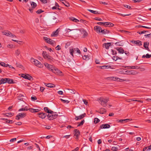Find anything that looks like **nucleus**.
<instances>
[{
	"mask_svg": "<svg viewBox=\"0 0 151 151\" xmlns=\"http://www.w3.org/2000/svg\"><path fill=\"white\" fill-rule=\"evenodd\" d=\"M31 62L39 68H42L43 67V65L40 62H39L38 60L32 58H31L30 59Z\"/></svg>",
	"mask_w": 151,
	"mask_h": 151,
	"instance_id": "f257e3e1",
	"label": "nucleus"
},
{
	"mask_svg": "<svg viewBox=\"0 0 151 151\" xmlns=\"http://www.w3.org/2000/svg\"><path fill=\"white\" fill-rule=\"evenodd\" d=\"M109 101V98H104L103 97H101L99 99V103L101 105L104 107L106 106V103Z\"/></svg>",
	"mask_w": 151,
	"mask_h": 151,
	"instance_id": "f03ea898",
	"label": "nucleus"
},
{
	"mask_svg": "<svg viewBox=\"0 0 151 151\" xmlns=\"http://www.w3.org/2000/svg\"><path fill=\"white\" fill-rule=\"evenodd\" d=\"M76 51V52L78 53L79 54H81V52L79 48H78L73 49V48H70V54L73 57V53Z\"/></svg>",
	"mask_w": 151,
	"mask_h": 151,
	"instance_id": "7ed1b4c3",
	"label": "nucleus"
},
{
	"mask_svg": "<svg viewBox=\"0 0 151 151\" xmlns=\"http://www.w3.org/2000/svg\"><path fill=\"white\" fill-rule=\"evenodd\" d=\"M43 39L48 43L50 44L53 46H54L55 45V42L50 38H48L46 37H44Z\"/></svg>",
	"mask_w": 151,
	"mask_h": 151,
	"instance_id": "20e7f679",
	"label": "nucleus"
},
{
	"mask_svg": "<svg viewBox=\"0 0 151 151\" xmlns=\"http://www.w3.org/2000/svg\"><path fill=\"white\" fill-rule=\"evenodd\" d=\"M26 116V114L25 113H19L16 116V119L19 120L20 118H23L25 117Z\"/></svg>",
	"mask_w": 151,
	"mask_h": 151,
	"instance_id": "39448f33",
	"label": "nucleus"
},
{
	"mask_svg": "<svg viewBox=\"0 0 151 151\" xmlns=\"http://www.w3.org/2000/svg\"><path fill=\"white\" fill-rule=\"evenodd\" d=\"M2 32L4 35L7 36H9L12 37H16L15 35L13 34L10 32L8 30H5L4 31Z\"/></svg>",
	"mask_w": 151,
	"mask_h": 151,
	"instance_id": "423d86ee",
	"label": "nucleus"
},
{
	"mask_svg": "<svg viewBox=\"0 0 151 151\" xmlns=\"http://www.w3.org/2000/svg\"><path fill=\"white\" fill-rule=\"evenodd\" d=\"M44 65L49 70L51 71L54 70L55 67L53 65L49 64L47 63H45Z\"/></svg>",
	"mask_w": 151,
	"mask_h": 151,
	"instance_id": "0eeeda50",
	"label": "nucleus"
},
{
	"mask_svg": "<svg viewBox=\"0 0 151 151\" xmlns=\"http://www.w3.org/2000/svg\"><path fill=\"white\" fill-rule=\"evenodd\" d=\"M79 30L82 34H83V38L87 37L88 35V32L83 28H81L79 29Z\"/></svg>",
	"mask_w": 151,
	"mask_h": 151,
	"instance_id": "6e6552de",
	"label": "nucleus"
},
{
	"mask_svg": "<svg viewBox=\"0 0 151 151\" xmlns=\"http://www.w3.org/2000/svg\"><path fill=\"white\" fill-rule=\"evenodd\" d=\"M21 77L25 79L29 80H32L33 79L32 77L28 74H22Z\"/></svg>",
	"mask_w": 151,
	"mask_h": 151,
	"instance_id": "1a4fd4ad",
	"label": "nucleus"
},
{
	"mask_svg": "<svg viewBox=\"0 0 151 151\" xmlns=\"http://www.w3.org/2000/svg\"><path fill=\"white\" fill-rule=\"evenodd\" d=\"M74 131L75 132L74 136L76 137L75 138L78 140V139L79 137L80 134V132L79 130L77 129H74Z\"/></svg>",
	"mask_w": 151,
	"mask_h": 151,
	"instance_id": "9d476101",
	"label": "nucleus"
},
{
	"mask_svg": "<svg viewBox=\"0 0 151 151\" xmlns=\"http://www.w3.org/2000/svg\"><path fill=\"white\" fill-rule=\"evenodd\" d=\"M52 72L57 75H59L60 76L62 75V72L60 71L59 70L55 67H54V70L52 71Z\"/></svg>",
	"mask_w": 151,
	"mask_h": 151,
	"instance_id": "9b49d317",
	"label": "nucleus"
},
{
	"mask_svg": "<svg viewBox=\"0 0 151 151\" xmlns=\"http://www.w3.org/2000/svg\"><path fill=\"white\" fill-rule=\"evenodd\" d=\"M37 114L39 115V117L42 119H44L47 115L46 114L43 113H39Z\"/></svg>",
	"mask_w": 151,
	"mask_h": 151,
	"instance_id": "f8f14e48",
	"label": "nucleus"
},
{
	"mask_svg": "<svg viewBox=\"0 0 151 151\" xmlns=\"http://www.w3.org/2000/svg\"><path fill=\"white\" fill-rule=\"evenodd\" d=\"M114 24L110 22H105L104 23V26L108 27H112L114 26Z\"/></svg>",
	"mask_w": 151,
	"mask_h": 151,
	"instance_id": "ddd939ff",
	"label": "nucleus"
},
{
	"mask_svg": "<svg viewBox=\"0 0 151 151\" xmlns=\"http://www.w3.org/2000/svg\"><path fill=\"white\" fill-rule=\"evenodd\" d=\"M115 49L117 50L118 52L121 54H123L124 52V49L121 47H117L115 48Z\"/></svg>",
	"mask_w": 151,
	"mask_h": 151,
	"instance_id": "4468645a",
	"label": "nucleus"
},
{
	"mask_svg": "<svg viewBox=\"0 0 151 151\" xmlns=\"http://www.w3.org/2000/svg\"><path fill=\"white\" fill-rule=\"evenodd\" d=\"M110 126L108 124H104L100 126L101 129H107L110 127Z\"/></svg>",
	"mask_w": 151,
	"mask_h": 151,
	"instance_id": "2eb2a0df",
	"label": "nucleus"
},
{
	"mask_svg": "<svg viewBox=\"0 0 151 151\" xmlns=\"http://www.w3.org/2000/svg\"><path fill=\"white\" fill-rule=\"evenodd\" d=\"M86 116V113H84L83 114H82L81 115L76 117V120H78L79 119H83L84 117H85Z\"/></svg>",
	"mask_w": 151,
	"mask_h": 151,
	"instance_id": "dca6fc26",
	"label": "nucleus"
},
{
	"mask_svg": "<svg viewBox=\"0 0 151 151\" xmlns=\"http://www.w3.org/2000/svg\"><path fill=\"white\" fill-rule=\"evenodd\" d=\"M111 45V43H105L103 45V47H105L106 49H108L109 48V46Z\"/></svg>",
	"mask_w": 151,
	"mask_h": 151,
	"instance_id": "f3484780",
	"label": "nucleus"
},
{
	"mask_svg": "<svg viewBox=\"0 0 151 151\" xmlns=\"http://www.w3.org/2000/svg\"><path fill=\"white\" fill-rule=\"evenodd\" d=\"M129 75H136L138 73V72L135 70H131L128 72Z\"/></svg>",
	"mask_w": 151,
	"mask_h": 151,
	"instance_id": "a211bd4d",
	"label": "nucleus"
},
{
	"mask_svg": "<svg viewBox=\"0 0 151 151\" xmlns=\"http://www.w3.org/2000/svg\"><path fill=\"white\" fill-rule=\"evenodd\" d=\"M94 29L97 32H101V27L99 26H96L94 27Z\"/></svg>",
	"mask_w": 151,
	"mask_h": 151,
	"instance_id": "6ab92c4d",
	"label": "nucleus"
},
{
	"mask_svg": "<svg viewBox=\"0 0 151 151\" xmlns=\"http://www.w3.org/2000/svg\"><path fill=\"white\" fill-rule=\"evenodd\" d=\"M6 79L7 80H6V82L9 84H11L15 83V82L13 80V79L8 78H6Z\"/></svg>",
	"mask_w": 151,
	"mask_h": 151,
	"instance_id": "aec40b11",
	"label": "nucleus"
},
{
	"mask_svg": "<svg viewBox=\"0 0 151 151\" xmlns=\"http://www.w3.org/2000/svg\"><path fill=\"white\" fill-rule=\"evenodd\" d=\"M6 80H7V79H6V78H2L0 80V85L2 84L7 83Z\"/></svg>",
	"mask_w": 151,
	"mask_h": 151,
	"instance_id": "412c9836",
	"label": "nucleus"
},
{
	"mask_svg": "<svg viewBox=\"0 0 151 151\" xmlns=\"http://www.w3.org/2000/svg\"><path fill=\"white\" fill-rule=\"evenodd\" d=\"M132 42H134V43L136 44L137 45H138L139 46H141L142 45V44L141 42L139 40H137V41H131Z\"/></svg>",
	"mask_w": 151,
	"mask_h": 151,
	"instance_id": "4be33fe9",
	"label": "nucleus"
},
{
	"mask_svg": "<svg viewBox=\"0 0 151 151\" xmlns=\"http://www.w3.org/2000/svg\"><path fill=\"white\" fill-rule=\"evenodd\" d=\"M46 86L49 88H53L55 86L54 84L51 83H45Z\"/></svg>",
	"mask_w": 151,
	"mask_h": 151,
	"instance_id": "5701e85b",
	"label": "nucleus"
},
{
	"mask_svg": "<svg viewBox=\"0 0 151 151\" xmlns=\"http://www.w3.org/2000/svg\"><path fill=\"white\" fill-rule=\"evenodd\" d=\"M106 112V110L104 108H101L98 111L101 114H104Z\"/></svg>",
	"mask_w": 151,
	"mask_h": 151,
	"instance_id": "b1692460",
	"label": "nucleus"
},
{
	"mask_svg": "<svg viewBox=\"0 0 151 151\" xmlns=\"http://www.w3.org/2000/svg\"><path fill=\"white\" fill-rule=\"evenodd\" d=\"M101 32L102 33V34H108L109 33V31L106 29H101Z\"/></svg>",
	"mask_w": 151,
	"mask_h": 151,
	"instance_id": "393cba45",
	"label": "nucleus"
},
{
	"mask_svg": "<svg viewBox=\"0 0 151 151\" xmlns=\"http://www.w3.org/2000/svg\"><path fill=\"white\" fill-rule=\"evenodd\" d=\"M55 116H54V117ZM47 117H48V118L49 120H53V119H55V117H53V115H52V113L51 114H48L47 115Z\"/></svg>",
	"mask_w": 151,
	"mask_h": 151,
	"instance_id": "a878e982",
	"label": "nucleus"
},
{
	"mask_svg": "<svg viewBox=\"0 0 151 151\" xmlns=\"http://www.w3.org/2000/svg\"><path fill=\"white\" fill-rule=\"evenodd\" d=\"M44 109L45 111L47 112V113L51 114L52 112V111L51 110L49 109L48 107H45Z\"/></svg>",
	"mask_w": 151,
	"mask_h": 151,
	"instance_id": "bb28decb",
	"label": "nucleus"
},
{
	"mask_svg": "<svg viewBox=\"0 0 151 151\" xmlns=\"http://www.w3.org/2000/svg\"><path fill=\"white\" fill-rule=\"evenodd\" d=\"M59 29H57L56 30L53 32L52 34L51 35V36H55L58 35L59 32Z\"/></svg>",
	"mask_w": 151,
	"mask_h": 151,
	"instance_id": "cd10ccee",
	"label": "nucleus"
},
{
	"mask_svg": "<svg viewBox=\"0 0 151 151\" xmlns=\"http://www.w3.org/2000/svg\"><path fill=\"white\" fill-rule=\"evenodd\" d=\"M30 3L32 8H35L37 6V5L34 2L31 1L30 2Z\"/></svg>",
	"mask_w": 151,
	"mask_h": 151,
	"instance_id": "c85d7f7f",
	"label": "nucleus"
},
{
	"mask_svg": "<svg viewBox=\"0 0 151 151\" xmlns=\"http://www.w3.org/2000/svg\"><path fill=\"white\" fill-rule=\"evenodd\" d=\"M107 78L109 79L114 81H115L116 80L118 81V80L119 79L118 78L114 77H109Z\"/></svg>",
	"mask_w": 151,
	"mask_h": 151,
	"instance_id": "c756f323",
	"label": "nucleus"
},
{
	"mask_svg": "<svg viewBox=\"0 0 151 151\" xmlns=\"http://www.w3.org/2000/svg\"><path fill=\"white\" fill-rule=\"evenodd\" d=\"M62 3H63V4H64L66 6L68 7L69 6L70 4H69L66 1H64L63 0H62Z\"/></svg>",
	"mask_w": 151,
	"mask_h": 151,
	"instance_id": "7c9ffc66",
	"label": "nucleus"
},
{
	"mask_svg": "<svg viewBox=\"0 0 151 151\" xmlns=\"http://www.w3.org/2000/svg\"><path fill=\"white\" fill-rule=\"evenodd\" d=\"M14 114L12 113H6L4 115L8 117L12 116H13Z\"/></svg>",
	"mask_w": 151,
	"mask_h": 151,
	"instance_id": "2f4dec72",
	"label": "nucleus"
},
{
	"mask_svg": "<svg viewBox=\"0 0 151 151\" xmlns=\"http://www.w3.org/2000/svg\"><path fill=\"white\" fill-rule=\"evenodd\" d=\"M87 10L91 12L94 14H98V12L97 11H94L91 9H87Z\"/></svg>",
	"mask_w": 151,
	"mask_h": 151,
	"instance_id": "473e14b6",
	"label": "nucleus"
},
{
	"mask_svg": "<svg viewBox=\"0 0 151 151\" xmlns=\"http://www.w3.org/2000/svg\"><path fill=\"white\" fill-rule=\"evenodd\" d=\"M146 57L147 58H149L151 57V54L149 55L148 54H147L146 55H143L142 56V58H144Z\"/></svg>",
	"mask_w": 151,
	"mask_h": 151,
	"instance_id": "72a5a7b5",
	"label": "nucleus"
},
{
	"mask_svg": "<svg viewBox=\"0 0 151 151\" xmlns=\"http://www.w3.org/2000/svg\"><path fill=\"white\" fill-rule=\"evenodd\" d=\"M20 50L19 49L16 50L15 52V54L17 56H18L20 54Z\"/></svg>",
	"mask_w": 151,
	"mask_h": 151,
	"instance_id": "f704fd0d",
	"label": "nucleus"
},
{
	"mask_svg": "<svg viewBox=\"0 0 151 151\" xmlns=\"http://www.w3.org/2000/svg\"><path fill=\"white\" fill-rule=\"evenodd\" d=\"M113 59L115 61H116L118 59L121 60L122 59V58L119 57L117 56H114L113 57Z\"/></svg>",
	"mask_w": 151,
	"mask_h": 151,
	"instance_id": "c9c22d12",
	"label": "nucleus"
},
{
	"mask_svg": "<svg viewBox=\"0 0 151 151\" xmlns=\"http://www.w3.org/2000/svg\"><path fill=\"white\" fill-rule=\"evenodd\" d=\"M46 59L52 61H53V58L51 56L49 55H48L47 56Z\"/></svg>",
	"mask_w": 151,
	"mask_h": 151,
	"instance_id": "e433bc0d",
	"label": "nucleus"
},
{
	"mask_svg": "<svg viewBox=\"0 0 151 151\" xmlns=\"http://www.w3.org/2000/svg\"><path fill=\"white\" fill-rule=\"evenodd\" d=\"M108 66H107L106 65H104L103 66H99L98 67L102 69H107V68H108Z\"/></svg>",
	"mask_w": 151,
	"mask_h": 151,
	"instance_id": "4c0bfd02",
	"label": "nucleus"
},
{
	"mask_svg": "<svg viewBox=\"0 0 151 151\" xmlns=\"http://www.w3.org/2000/svg\"><path fill=\"white\" fill-rule=\"evenodd\" d=\"M2 66H4V67H7L8 66V64H6L4 62H1V64H0Z\"/></svg>",
	"mask_w": 151,
	"mask_h": 151,
	"instance_id": "58836bf2",
	"label": "nucleus"
},
{
	"mask_svg": "<svg viewBox=\"0 0 151 151\" xmlns=\"http://www.w3.org/2000/svg\"><path fill=\"white\" fill-rule=\"evenodd\" d=\"M48 55L47 54L46 52L43 51L42 53V55L44 58L46 59V57Z\"/></svg>",
	"mask_w": 151,
	"mask_h": 151,
	"instance_id": "ea45409f",
	"label": "nucleus"
},
{
	"mask_svg": "<svg viewBox=\"0 0 151 151\" xmlns=\"http://www.w3.org/2000/svg\"><path fill=\"white\" fill-rule=\"evenodd\" d=\"M127 68L128 69H135V66H126L125 68Z\"/></svg>",
	"mask_w": 151,
	"mask_h": 151,
	"instance_id": "a19ab883",
	"label": "nucleus"
},
{
	"mask_svg": "<svg viewBox=\"0 0 151 151\" xmlns=\"http://www.w3.org/2000/svg\"><path fill=\"white\" fill-rule=\"evenodd\" d=\"M100 121V120L99 119H98V118H95L94 119V123L95 124H97Z\"/></svg>",
	"mask_w": 151,
	"mask_h": 151,
	"instance_id": "79ce46f5",
	"label": "nucleus"
},
{
	"mask_svg": "<svg viewBox=\"0 0 151 151\" xmlns=\"http://www.w3.org/2000/svg\"><path fill=\"white\" fill-rule=\"evenodd\" d=\"M72 21L75 22H82L83 21V19H80V20H79L78 19H70Z\"/></svg>",
	"mask_w": 151,
	"mask_h": 151,
	"instance_id": "37998d69",
	"label": "nucleus"
},
{
	"mask_svg": "<svg viewBox=\"0 0 151 151\" xmlns=\"http://www.w3.org/2000/svg\"><path fill=\"white\" fill-rule=\"evenodd\" d=\"M84 122V120H83L81 121L79 124L77 125V127H79L81 126L82 125Z\"/></svg>",
	"mask_w": 151,
	"mask_h": 151,
	"instance_id": "c03bdc74",
	"label": "nucleus"
},
{
	"mask_svg": "<svg viewBox=\"0 0 151 151\" xmlns=\"http://www.w3.org/2000/svg\"><path fill=\"white\" fill-rule=\"evenodd\" d=\"M83 60H87L89 59V57L87 55H84L83 57Z\"/></svg>",
	"mask_w": 151,
	"mask_h": 151,
	"instance_id": "a18cd8bd",
	"label": "nucleus"
},
{
	"mask_svg": "<svg viewBox=\"0 0 151 151\" xmlns=\"http://www.w3.org/2000/svg\"><path fill=\"white\" fill-rule=\"evenodd\" d=\"M118 150V147H112L111 150L114 151H116Z\"/></svg>",
	"mask_w": 151,
	"mask_h": 151,
	"instance_id": "49530a36",
	"label": "nucleus"
},
{
	"mask_svg": "<svg viewBox=\"0 0 151 151\" xmlns=\"http://www.w3.org/2000/svg\"><path fill=\"white\" fill-rule=\"evenodd\" d=\"M60 100L62 102H63L64 103H69V101L67 100H63L62 99H60Z\"/></svg>",
	"mask_w": 151,
	"mask_h": 151,
	"instance_id": "de8ad7c7",
	"label": "nucleus"
},
{
	"mask_svg": "<svg viewBox=\"0 0 151 151\" xmlns=\"http://www.w3.org/2000/svg\"><path fill=\"white\" fill-rule=\"evenodd\" d=\"M149 43L148 42H145L144 43V47L145 48L146 47L147 45L148 46Z\"/></svg>",
	"mask_w": 151,
	"mask_h": 151,
	"instance_id": "09e8293b",
	"label": "nucleus"
},
{
	"mask_svg": "<svg viewBox=\"0 0 151 151\" xmlns=\"http://www.w3.org/2000/svg\"><path fill=\"white\" fill-rule=\"evenodd\" d=\"M116 122H120L122 124H123V120L122 119H117L116 120Z\"/></svg>",
	"mask_w": 151,
	"mask_h": 151,
	"instance_id": "8fccbe9b",
	"label": "nucleus"
},
{
	"mask_svg": "<svg viewBox=\"0 0 151 151\" xmlns=\"http://www.w3.org/2000/svg\"><path fill=\"white\" fill-rule=\"evenodd\" d=\"M43 11H42L41 9H39L36 12V13L38 14H40Z\"/></svg>",
	"mask_w": 151,
	"mask_h": 151,
	"instance_id": "3c124183",
	"label": "nucleus"
},
{
	"mask_svg": "<svg viewBox=\"0 0 151 151\" xmlns=\"http://www.w3.org/2000/svg\"><path fill=\"white\" fill-rule=\"evenodd\" d=\"M31 98L32 101H35L37 99V98L35 96H32Z\"/></svg>",
	"mask_w": 151,
	"mask_h": 151,
	"instance_id": "603ef678",
	"label": "nucleus"
},
{
	"mask_svg": "<svg viewBox=\"0 0 151 151\" xmlns=\"http://www.w3.org/2000/svg\"><path fill=\"white\" fill-rule=\"evenodd\" d=\"M123 6L125 7H126L128 9H131V7L129 6H128V5H123Z\"/></svg>",
	"mask_w": 151,
	"mask_h": 151,
	"instance_id": "864d4df0",
	"label": "nucleus"
},
{
	"mask_svg": "<svg viewBox=\"0 0 151 151\" xmlns=\"http://www.w3.org/2000/svg\"><path fill=\"white\" fill-rule=\"evenodd\" d=\"M29 110L32 113H34V109L30 108L29 109Z\"/></svg>",
	"mask_w": 151,
	"mask_h": 151,
	"instance_id": "5fc2aeb1",
	"label": "nucleus"
},
{
	"mask_svg": "<svg viewBox=\"0 0 151 151\" xmlns=\"http://www.w3.org/2000/svg\"><path fill=\"white\" fill-rule=\"evenodd\" d=\"M56 50H60L61 48L59 45H58L56 47Z\"/></svg>",
	"mask_w": 151,
	"mask_h": 151,
	"instance_id": "6e6d98bb",
	"label": "nucleus"
},
{
	"mask_svg": "<svg viewBox=\"0 0 151 151\" xmlns=\"http://www.w3.org/2000/svg\"><path fill=\"white\" fill-rule=\"evenodd\" d=\"M144 36L146 38L151 37V33L147 35H145Z\"/></svg>",
	"mask_w": 151,
	"mask_h": 151,
	"instance_id": "4d7b16f0",
	"label": "nucleus"
},
{
	"mask_svg": "<svg viewBox=\"0 0 151 151\" xmlns=\"http://www.w3.org/2000/svg\"><path fill=\"white\" fill-rule=\"evenodd\" d=\"M52 115H53V117H54V116H55V119L58 116V114H55V113H54V112H53V113H52ZM55 117V116H54V117Z\"/></svg>",
	"mask_w": 151,
	"mask_h": 151,
	"instance_id": "13d9d810",
	"label": "nucleus"
},
{
	"mask_svg": "<svg viewBox=\"0 0 151 151\" xmlns=\"http://www.w3.org/2000/svg\"><path fill=\"white\" fill-rule=\"evenodd\" d=\"M139 27H140L145 28H147V29H151V27H147L145 26H142V25H139Z\"/></svg>",
	"mask_w": 151,
	"mask_h": 151,
	"instance_id": "bf43d9fd",
	"label": "nucleus"
},
{
	"mask_svg": "<svg viewBox=\"0 0 151 151\" xmlns=\"http://www.w3.org/2000/svg\"><path fill=\"white\" fill-rule=\"evenodd\" d=\"M112 54L113 55H116L117 54L116 51L114 50H112Z\"/></svg>",
	"mask_w": 151,
	"mask_h": 151,
	"instance_id": "052dcab7",
	"label": "nucleus"
},
{
	"mask_svg": "<svg viewBox=\"0 0 151 151\" xmlns=\"http://www.w3.org/2000/svg\"><path fill=\"white\" fill-rule=\"evenodd\" d=\"M68 90H70L71 91H70V93H73V94H75V91L73 90H71L70 89H68Z\"/></svg>",
	"mask_w": 151,
	"mask_h": 151,
	"instance_id": "680f3d73",
	"label": "nucleus"
},
{
	"mask_svg": "<svg viewBox=\"0 0 151 151\" xmlns=\"http://www.w3.org/2000/svg\"><path fill=\"white\" fill-rule=\"evenodd\" d=\"M146 32V31H143L141 32H137V33L139 34H144V33H145Z\"/></svg>",
	"mask_w": 151,
	"mask_h": 151,
	"instance_id": "e2e57ef3",
	"label": "nucleus"
},
{
	"mask_svg": "<svg viewBox=\"0 0 151 151\" xmlns=\"http://www.w3.org/2000/svg\"><path fill=\"white\" fill-rule=\"evenodd\" d=\"M6 122L7 123H12L13 122V121L11 120H6Z\"/></svg>",
	"mask_w": 151,
	"mask_h": 151,
	"instance_id": "0e129e2a",
	"label": "nucleus"
},
{
	"mask_svg": "<svg viewBox=\"0 0 151 151\" xmlns=\"http://www.w3.org/2000/svg\"><path fill=\"white\" fill-rule=\"evenodd\" d=\"M83 101L84 103L85 104H86V105H87V104H88V102L86 100L83 99Z\"/></svg>",
	"mask_w": 151,
	"mask_h": 151,
	"instance_id": "69168bd1",
	"label": "nucleus"
},
{
	"mask_svg": "<svg viewBox=\"0 0 151 151\" xmlns=\"http://www.w3.org/2000/svg\"><path fill=\"white\" fill-rule=\"evenodd\" d=\"M44 4L47 3V0H40Z\"/></svg>",
	"mask_w": 151,
	"mask_h": 151,
	"instance_id": "338daca9",
	"label": "nucleus"
},
{
	"mask_svg": "<svg viewBox=\"0 0 151 151\" xmlns=\"http://www.w3.org/2000/svg\"><path fill=\"white\" fill-rule=\"evenodd\" d=\"M45 88L43 87H40V91L41 92H42L44 90Z\"/></svg>",
	"mask_w": 151,
	"mask_h": 151,
	"instance_id": "774afa93",
	"label": "nucleus"
}]
</instances>
